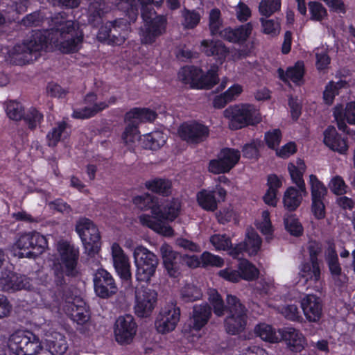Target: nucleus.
<instances>
[{"mask_svg":"<svg viewBox=\"0 0 355 355\" xmlns=\"http://www.w3.org/2000/svg\"><path fill=\"white\" fill-rule=\"evenodd\" d=\"M49 30H35L21 44L12 47L8 52V60L16 65H24L33 62L41 55L49 42L60 51L71 53L78 51L82 45L84 34L80 24L68 12H62L51 19Z\"/></svg>","mask_w":355,"mask_h":355,"instance_id":"obj_1","label":"nucleus"},{"mask_svg":"<svg viewBox=\"0 0 355 355\" xmlns=\"http://www.w3.org/2000/svg\"><path fill=\"white\" fill-rule=\"evenodd\" d=\"M135 203L141 209H150L152 216L143 214L139 216L140 223L155 232L164 236H173V230L165 221H173L178 216L180 202L174 199L162 209L157 199L150 194L138 196L134 200Z\"/></svg>","mask_w":355,"mask_h":355,"instance_id":"obj_2","label":"nucleus"},{"mask_svg":"<svg viewBox=\"0 0 355 355\" xmlns=\"http://www.w3.org/2000/svg\"><path fill=\"white\" fill-rule=\"evenodd\" d=\"M58 257L53 260L51 270L53 275L55 292L67 298L66 291L69 289L67 277H76L78 274L77 265L79 258L78 248L67 241L57 243Z\"/></svg>","mask_w":355,"mask_h":355,"instance_id":"obj_3","label":"nucleus"},{"mask_svg":"<svg viewBox=\"0 0 355 355\" xmlns=\"http://www.w3.org/2000/svg\"><path fill=\"white\" fill-rule=\"evenodd\" d=\"M208 295V300L216 315L223 316L225 311L228 313L224 321L226 331L232 335L243 331L247 324L248 310L241 300L236 296L228 294L225 305L222 297L215 289H210Z\"/></svg>","mask_w":355,"mask_h":355,"instance_id":"obj_4","label":"nucleus"},{"mask_svg":"<svg viewBox=\"0 0 355 355\" xmlns=\"http://www.w3.org/2000/svg\"><path fill=\"white\" fill-rule=\"evenodd\" d=\"M157 114L147 108H134L125 115L127 125L122 134V139L125 145L132 146L140 139L138 125L140 122H151L155 119Z\"/></svg>","mask_w":355,"mask_h":355,"instance_id":"obj_5","label":"nucleus"},{"mask_svg":"<svg viewBox=\"0 0 355 355\" xmlns=\"http://www.w3.org/2000/svg\"><path fill=\"white\" fill-rule=\"evenodd\" d=\"M133 257L137 267V280L149 282L155 275L158 266L159 261L157 256L146 248L138 245L134 250Z\"/></svg>","mask_w":355,"mask_h":355,"instance_id":"obj_6","label":"nucleus"},{"mask_svg":"<svg viewBox=\"0 0 355 355\" xmlns=\"http://www.w3.org/2000/svg\"><path fill=\"white\" fill-rule=\"evenodd\" d=\"M223 114L229 119V127L232 130H238L259 121L257 110L249 104L230 106L224 110Z\"/></svg>","mask_w":355,"mask_h":355,"instance_id":"obj_7","label":"nucleus"},{"mask_svg":"<svg viewBox=\"0 0 355 355\" xmlns=\"http://www.w3.org/2000/svg\"><path fill=\"white\" fill-rule=\"evenodd\" d=\"M8 346L17 355H37L42 349L39 338L28 331H17L12 334Z\"/></svg>","mask_w":355,"mask_h":355,"instance_id":"obj_8","label":"nucleus"},{"mask_svg":"<svg viewBox=\"0 0 355 355\" xmlns=\"http://www.w3.org/2000/svg\"><path fill=\"white\" fill-rule=\"evenodd\" d=\"M17 248L23 250V255L35 258L41 254L47 248L45 236L38 232H31L20 234L15 242Z\"/></svg>","mask_w":355,"mask_h":355,"instance_id":"obj_9","label":"nucleus"},{"mask_svg":"<svg viewBox=\"0 0 355 355\" xmlns=\"http://www.w3.org/2000/svg\"><path fill=\"white\" fill-rule=\"evenodd\" d=\"M76 230L89 254L96 253L100 248L101 236L94 223L87 218H81L76 223Z\"/></svg>","mask_w":355,"mask_h":355,"instance_id":"obj_10","label":"nucleus"},{"mask_svg":"<svg viewBox=\"0 0 355 355\" xmlns=\"http://www.w3.org/2000/svg\"><path fill=\"white\" fill-rule=\"evenodd\" d=\"M157 294L155 291L145 286L135 291V311L140 318L148 316L155 306Z\"/></svg>","mask_w":355,"mask_h":355,"instance_id":"obj_11","label":"nucleus"},{"mask_svg":"<svg viewBox=\"0 0 355 355\" xmlns=\"http://www.w3.org/2000/svg\"><path fill=\"white\" fill-rule=\"evenodd\" d=\"M240 157L239 150L224 148L219 153L217 159L209 162V171L214 174L229 172L237 164Z\"/></svg>","mask_w":355,"mask_h":355,"instance_id":"obj_12","label":"nucleus"},{"mask_svg":"<svg viewBox=\"0 0 355 355\" xmlns=\"http://www.w3.org/2000/svg\"><path fill=\"white\" fill-rule=\"evenodd\" d=\"M180 137L189 144H198L204 141L209 136L207 126L197 121L183 123L178 128Z\"/></svg>","mask_w":355,"mask_h":355,"instance_id":"obj_13","label":"nucleus"},{"mask_svg":"<svg viewBox=\"0 0 355 355\" xmlns=\"http://www.w3.org/2000/svg\"><path fill=\"white\" fill-rule=\"evenodd\" d=\"M167 18L164 15H157L153 19L146 21L141 30V41L145 44H153L157 37L164 35L166 31Z\"/></svg>","mask_w":355,"mask_h":355,"instance_id":"obj_14","label":"nucleus"},{"mask_svg":"<svg viewBox=\"0 0 355 355\" xmlns=\"http://www.w3.org/2000/svg\"><path fill=\"white\" fill-rule=\"evenodd\" d=\"M180 310L174 303H170L162 309L155 322L157 331L165 334L173 331L180 320Z\"/></svg>","mask_w":355,"mask_h":355,"instance_id":"obj_15","label":"nucleus"},{"mask_svg":"<svg viewBox=\"0 0 355 355\" xmlns=\"http://www.w3.org/2000/svg\"><path fill=\"white\" fill-rule=\"evenodd\" d=\"M137 331V324L131 315L118 318L115 322L114 335L116 340L120 344L129 343Z\"/></svg>","mask_w":355,"mask_h":355,"instance_id":"obj_16","label":"nucleus"},{"mask_svg":"<svg viewBox=\"0 0 355 355\" xmlns=\"http://www.w3.org/2000/svg\"><path fill=\"white\" fill-rule=\"evenodd\" d=\"M31 286L30 279L25 275L10 271H2L0 275V289L7 292L28 290Z\"/></svg>","mask_w":355,"mask_h":355,"instance_id":"obj_17","label":"nucleus"},{"mask_svg":"<svg viewBox=\"0 0 355 355\" xmlns=\"http://www.w3.org/2000/svg\"><path fill=\"white\" fill-rule=\"evenodd\" d=\"M94 284L96 295L101 298H107L117 291L112 276L103 268L98 269L94 274Z\"/></svg>","mask_w":355,"mask_h":355,"instance_id":"obj_18","label":"nucleus"},{"mask_svg":"<svg viewBox=\"0 0 355 355\" xmlns=\"http://www.w3.org/2000/svg\"><path fill=\"white\" fill-rule=\"evenodd\" d=\"M111 252L114 267L118 275L123 280H130L132 272L128 257L117 243H114L112 245Z\"/></svg>","mask_w":355,"mask_h":355,"instance_id":"obj_19","label":"nucleus"},{"mask_svg":"<svg viewBox=\"0 0 355 355\" xmlns=\"http://www.w3.org/2000/svg\"><path fill=\"white\" fill-rule=\"evenodd\" d=\"M301 307L305 318L310 322H317L322 315V301L315 295H305L301 300Z\"/></svg>","mask_w":355,"mask_h":355,"instance_id":"obj_20","label":"nucleus"},{"mask_svg":"<svg viewBox=\"0 0 355 355\" xmlns=\"http://www.w3.org/2000/svg\"><path fill=\"white\" fill-rule=\"evenodd\" d=\"M163 263L168 275L173 277H177L181 270L184 261L183 257L168 245H163L160 248Z\"/></svg>","mask_w":355,"mask_h":355,"instance_id":"obj_21","label":"nucleus"},{"mask_svg":"<svg viewBox=\"0 0 355 355\" xmlns=\"http://www.w3.org/2000/svg\"><path fill=\"white\" fill-rule=\"evenodd\" d=\"M280 341L284 340L293 352H300L305 347L306 342L303 334L293 327H284L279 329Z\"/></svg>","mask_w":355,"mask_h":355,"instance_id":"obj_22","label":"nucleus"},{"mask_svg":"<svg viewBox=\"0 0 355 355\" xmlns=\"http://www.w3.org/2000/svg\"><path fill=\"white\" fill-rule=\"evenodd\" d=\"M334 116L337 121L340 130L349 134V128L345 121L351 125H355V101L346 105L345 109L342 105H338L334 108Z\"/></svg>","mask_w":355,"mask_h":355,"instance_id":"obj_23","label":"nucleus"},{"mask_svg":"<svg viewBox=\"0 0 355 355\" xmlns=\"http://www.w3.org/2000/svg\"><path fill=\"white\" fill-rule=\"evenodd\" d=\"M85 101L88 105L84 108L74 110L73 113L74 118L88 119L104 110L107 106L105 103H97V96L94 93L87 94Z\"/></svg>","mask_w":355,"mask_h":355,"instance_id":"obj_24","label":"nucleus"},{"mask_svg":"<svg viewBox=\"0 0 355 355\" xmlns=\"http://www.w3.org/2000/svg\"><path fill=\"white\" fill-rule=\"evenodd\" d=\"M211 315V308L207 304L195 305L190 318V327L193 329L200 330L209 321Z\"/></svg>","mask_w":355,"mask_h":355,"instance_id":"obj_25","label":"nucleus"},{"mask_svg":"<svg viewBox=\"0 0 355 355\" xmlns=\"http://www.w3.org/2000/svg\"><path fill=\"white\" fill-rule=\"evenodd\" d=\"M252 31V24L247 23L234 29L230 27L226 28L220 32V36L230 42H244L251 34Z\"/></svg>","mask_w":355,"mask_h":355,"instance_id":"obj_26","label":"nucleus"},{"mask_svg":"<svg viewBox=\"0 0 355 355\" xmlns=\"http://www.w3.org/2000/svg\"><path fill=\"white\" fill-rule=\"evenodd\" d=\"M324 142L326 146L334 151L340 153L345 152L347 145L344 139L338 134L334 127H329L324 133Z\"/></svg>","mask_w":355,"mask_h":355,"instance_id":"obj_27","label":"nucleus"},{"mask_svg":"<svg viewBox=\"0 0 355 355\" xmlns=\"http://www.w3.org/2000/svg\"><path fill=\"white\" fill-rule=\"evenodd\" d=\"M201 51L207 56H216L218 60H223L228 53L226 46L219 40H202Z\"/></svg>","mask_w":355,"mask_h":355,"instance_id":"obj_28","label":"nucleus"},{"mask_svg":"<svg viewBox=\"0 0 355 355\" xmlns=\"http://www.w3.org/2000/svg\"><path fill=\"white\" fill-rule=\"evenodd\" d=\"M69 288L66 291V293L67 294V298L65 297H62L59 295L58 292V295L63 299H65L67 301H69ZM69 310H70V316L71 319L76 322L79 324H83L87 322L89 319V315L88 311L86 308L83 305L84 304L83 302H80V304H76L75 303H71L69 302Z\"/></svg>","mask_w":355,"mask_h":355,"instance_id":"obj_29","label":"nucleus"},{"mask_svg":"<svg viewBox=\"0 0 355 355\" xmlns=\"http://www.w3.org/2000/svg\"><path fill=\"white\" fill-rule=\"evenodd\" d=\"M46 342L49 351L53 355H62L68 348L64 336L58 332L47 336Z\"/></svg>","mask_w":355,"mask_h":355,"instance_id":"obj_30","label":"nucleus"},{"mask_svg":"<svg viewBox=\"0 0 355 355\" xmlns=\"http://www.w3.org/2000/svg\"><path fill=\"white\" fill-rule=\"evenodd\" d=\"M288 169L291 179L304 196L307 195L304 181L302 178L303 174L306 170V165L303 160L299 159L296 162V165L290 163Z\"/></svg>","mask_w":355,"mask_h":355,"instance_id":"obj_31","label":"nucleus"},{"mask_svg":"<svg viewBox=\"0 0 355 355\" xmlns=\"http://www.w3.org/2000/svg\"><path fill=\"white\" fill-rule=\"evenodd\" d=\"M201 69L193 67L187 66L182 67L179 73L178 78L185 84H189L191 87H202V82L199 81Z\"/></svg>","mask_w":355,"mask_h":355,"instance_id":"obj_32","label":"nucleus"},{"mask_svg":"<svg viewBox=\"0 0 355 355\" xmlns=\"http://www.w3.org/2000/svg\"><path fill=\"white\" fill-rule=\"evenodd\" d=\"M199 206L207 211H214L218 208V201L212 191L202 189L196 194Z\"/></svg>","mask_w":355,"mask_h":355,"instance_id":"obj_33","label":"nucleus"},{"mask_svg":"<svg viewBox=\"0 0 355 355\" xmlns=\"http://www.w3.org/2000/svg\"><path fill=\"white\" fill-rule=\"evenodd\" d=\"M300 275L306 282H318L320 280L321 272L318 261H313L302 265Z\"/></svg>","mask_w":355,"mask_h":355,"instance_id":"obj_34","label":"nucleus"},{"mask_svg":"<svg viewBox=\"0 0 355 355\" xmlns=\"http://www.w3.org/2000/svg\"><path fill=\"white\" fill-rule=\"evenodd\" d=\"M104 6V0H89L88 22L90 24L96 26L101 23Z\"/></svg>","mask_w":355,"mask_h":355,"instance_id":"obj_35","label":"nucleus"},{"mask_svg":"<svg viewBox=\"0 0 355 355\" xmlns=\"http://www.w3.org/2000/svg\"><path fill=\"white\" fill-rule=\"evenodd\" d=\"M304 193L299 189L291 187L285 192L284 196V205L289 211L295 210L301 204Z\"/></svg>","mask_w":355,"mask_h":355,"instance_id":"obj_36","label":"nucleus"},{"mask_svg":"<svg viewBox=\"0 0 355 355\" xmlns=\"http://www.w3.org/2000/svg\"><path fill=\"white\" fill-rule=\"evenodd\" d=\"M254 334L263 340L275 343L280 341L279 333L275 331V329L270 324L260 323L255 326Z\"/></svg>","mask_w":355,"mask_h":355,"instance_id":"obj_37","label":"nucleus"},{"mask_svg":"<svg viewBox=\"0 0 355 355\" xmlns=\"http://www.w3.org/2000/svg\"><path fill=\"white\" fill-rule=\"evenodd\" d=\"M67 124L65 121H62L56 123L46 135L48 145L54 147L62 137H67Z\"/></svg>","mask_w":355,"mask_h":355,"instance_id":"obj_38","label":"nucleus"},{"mask_svg":"<svg viewBox=\"0 0 355 355\" xmlns=\"http://www.w3.org/2000/svg\"><path fill=\"white\" fill-rule=\"evenodd\" d=\"M139 140V139L137 141ZM141 141L145 148L157 150L164 146L166 142V137L163 132L155 131L144 135Z\"/></svg>","mask_w":355,"mask_h":355,"instance_id":"obj_39","label":"nucleus"},{"mask_svg":"<svg viewBox=\"0 0 355 355\" xmlns=\"http://www.w3.org/2000/svg\"><path fill=\"white\" fill-rule=\"evenodd\" d=\"M278 72L283 81L286 82L290 80L293 83H298L304 76V63L297 62L294 67L288 68L285 73L282 69H279Z\"/></svg>","mask_w":355,"mask_h":355,"instance_id":"obj_40","label":"nucleus"},{"mask_svg":"<svg viewBox=\"0 0 355 355\" xmlns=\"http://www.w3.org/2000/svg\"><path fill=\"white\" fill-rule=\"evenodd\" d=\"M146 187L155 193L162 196H168L171 193V182L166 179L156 178L146 182Z\"/></svg>","mask_w":355,"mask_h":355,"instance_id":"obj_41","label":"nucleus"},{"mask_svg":"<svg viewBox=\"0 0 355 355\" xmlns=\"http://www.w3.org/2000/svg\"><path fill=\"white\" fill-rule=\"evenodd\" d=\"M243 244L250 255H255L261 248V239L255 231L248 230L246 239Z\"/></svg>","mask_w":355,"mask_h":355,"instance_id":"obj_42","label":"nucleus"},{"mask_svg":"<svg viewBox=\"0 0 355 355\" xmlns=\"http://www.w3.org/2000/svg\"><path fill=\"white\" fill-rule=\"evenodd\" d=\"M348 86L345 80H339L336 83L331 81L325 87L323 93V98L325 103L331 105L334 97L339 94V89L345 88Z\"/></svg>","mask_w":355,"mask_h":355,"instance_id":"obj_43","label":"nucleus"},{"mask_svg":"<svg viewBox=\"0 0 355 355\" xmlns=\"http://www.w3.org/2000/svg\"><path fill=\"white\" fill-rule=\"evenodd\" d=\"M202 292L200 288L193 284H187L180 290V298L185 302H192L200 300Z\"/></svg>","mask_w":355,"mask_h":355,"instance_id":"obj_44","label":"nucleus"},{"mask_svg":"<svg viewBox=\"0 0 355 355\" xmlns=\"http://www.w3.org/2000/svg\"><path fill=\"white\" fill-rule=\"evenodd\" d=\"M223 23L220 10L218 8L211 9L209 13V28L211 35H220Z\"/></svg>","mask_w":355,"mask_h":355,"instance_id":"obj_45","label":"nucleus"},{"mask_svg":"<svg viewBox=\"0 0 355 355\" xmlns=\"http://www.w3.org/2000/svg\"><path fill=\"white\" fill-rule=\"evenodd\" d=\"M239 270L241 275V279H243L247 281H252L258 277L259 270L246 259L240 261L239 263Z\"/></svg>","mask_w":355,"mask_h":355,"instance_id":"obj_46","label":"nucleus"},{"mask_svg":"<svg viewBox=\"0 0 355 355\" xmlns=\"http://www.w3.org/2000/svg\"><path fill=\"white\" fill-rule=\"evenodd\" d=\"M218 67L216 66H211V69L207 71L206 74L202 73L201 70L200 75L199 77V81L202 82V87H196L198 89H210L211 88L218 80Z\"/></svg>","mask_w":355,"mask_h":355,"instance_id":"obj_47","label":"nucleus"},{"mask_svg":"<svg viewBox=\"0 0 355 355\" xmlns=\"http://www.w3.org/2000/svg\"><path fill=\"white\" fill-rule=\"evenodd\" d=\"M326 259L331 274L334 276V277H339L342 273V269L334 248L331 246L328 248Z\"/></svg>","mask_w":355,"mask_h":355,"instance_id":"obj_48","label":"nucleus"},{"mask_svg":"<svg viewBox=\"0 0 355 355\" xmlns=\"http://www.w3.org/2000/svg\"><path fill=\"white\" fill-rule=\"evenodd\" d=\"M309 179L312 200H323L327 193L326 187L315 175H311Z\"/></svg>","mask_w":355,"mask_h":355,"instance_id":"obj_49","label":"nucleus"},{"mask_svg":"<svg viewBox=\"0 0 355 355\" xmlns=\"http://www.w3.org/2000/svg\"><path fill=\"white\" fill-rule=\"evenodd\" d=\"M280 7V0H262L259 6V11L261 15L268 17L278 11Z\"/></svg>","mask_w":355,"mask_h":355,"instance_id":"obj_50","label":"nucleus"},{"mask_svg":"<svg viewBox=\"0 0 355 355\" xmlns=\"http://www.w3.org/2000/svg\"><path fill=\"white\" fill-rule=\"evenodd\" d=\"M209 241L216 250H227L232 246L231 240L226 234H214Z\"/></svg>","mask_w":355,"mask_h":355,"instance_id":"obj_51","label":"nucleus"},{"mask_svg":"<svg viewBox=\"0 0 355 355\" xmlns=\"http://www.w3.org/2000/svg\"><path fill=\"white\" fill-rule=\"evenodd\" d=\"M126 25L124 24H121L117 28H121V31H122V35H121L120 33L117 31L115 28H112L109 26V32H110V42L113 45H121L123 44L126 38Z\"/></svg>","mask_w":355,"mask_h":355,"instance_id":"obj_52","label":"nucleus"},{"mask_svg":"<svg viewBox=\"0 0 355 355\" xmlns=\"http://www.w3.org/2000/svg\"><path fill=\"white\" fill-rule=\"evenodd\" d=\"M262 32L271 36L277 35L280 32V23L277 19H260Z\"/></svg>","mask_w":355,"mask_h":355,"instance_id":"obj_53","label":"nucleus"},{"mask_svg":"<svg viewBox=\"0 0 355 355\" xmlns=\"http://www.w3.org/2000/svg\"><path fill=\"white\" fill-rule=\"evenodd\" d=\"M183 21L182 25L186 28H193L196 27L200 20V14L195 10H185L182 12Z\"/></svg>","mask_w":355,"mask_h":355,"instance_id":"obj_54","label":"nucleus"},{"mask_svg":"<svg viewBox=\"0 0 355 355\" xmlns=\"http://www.w3.org/2000/svg\"><path fill=\"white\" fill-rule=\"evenodd\" d=\"M284 225L286 230L293 236H300L302 234L303 229L298 220L292 215H288L284 218Z\"/></svg>","mask_w":355,"mask_h":355,"instance_id":"obj_55","label":"nucleus"},{"mask_svg":"<svg viewBox=\"0 0 355 355\" xmlns=\"http://www.w3.org/2000/svg\"><path fill=\"white\" fill-rule=\"evenodd\" d=\"M6 111L8 116L12 120H20L24 116V109L21 105L15 101L8 103Z\"/></svg>","mask_w":355,"mask_h":355,"instance_id":"obj_56","label":"nucleus"},{"mask_svg":"<svg viewBox=\"0 0 355 355\" xmlns=\"http://www.w3.org/2000/svg\"><path fill=\"white\" fill-rule=\"evenodd\" d=\"M202 266L220 267L223 265V260L218 256L214 255L209 252H204L200 256Z\"/></svg>","mask_w":355,"mask_h":355,"instance_id":"obj_57","label":"nucleus"},{"mask_svg":"<svg viewBox=\"0 0 355 355\" xmlns=\"http://www.w3.org/2000/svg\"><path fill=\"white\" fill-rule=\"evenodd\" d=\"M43 115L35 108H31L24 117V120L30 129H35L40 123Z\"/></svg>","mask_w":355,"mask_h":355,"instance_id":"obj_58","label":"nucleus"},{"mask_svg":"<svg viewBox=\"0 0 355 355\" xmlns=\"http://www.w3.org/2000/svg\"><path fill=\"white\" fill-rule=\"evenodd\" d=\"M309 8L312 20L321 21L327 15L326 9L320 3L311 1L309 3Z\"/></svg>","mask_w":355,"mask_h":355,"instance_id":"obj_59","label":"nucleus"},{"mask_svg":"<svg viewBox=\"0 0 355 355\" xmlns=\"http://www.w3.org/2000/svg\"><path fill=\"white\" fill-rule=\"evenodd\" d=\"M330 190L336 195H343L347 191V185L342 177H334L329 184Z\"/></svg>","mask_w":355,"mask_h":355,"instance_id":"obj_60","label":"nucleus"},{"mask_svg":"<svg viewBox=\"0 0 355 355\" xmlns=\"http://www.w3.org/2000/svg\"><path fill=\"white\" fill-rule=\"evenodd\" d=\"M282 139V134L279 129L268 131L265 134V140L268 146L275 149L279 146Z\"/></svg>","mask_w":355,"mask_h":355,"instance_id":"obj_61","label":"nucleus"},{"mask_svg":"<svg viewBox=\"0 0 355 355\" xmlns=\"http://www.w3.org/2000/svg\"><path fill=\"white\" fill-rule=\"evenodd\" d=\"M118 1L117 5L121 8H124L125 12L129 15V17L132 20H136L137 17V11L135 6V0H116Z\"/></svg>","mask_w":355,"mask_h":355,"instance_id":"obj_62","label":"nucleus"},{"mask_svg":"<svg viewBox=\"0 0 355 355\" xmlns=\"http://www.w3.org/2000/svg\"><path fill=\"white\" fill-rule=\"evenodd\" d=\"M282 314L288 320L295 321L301 318L297 305L289 304L284 306L281 309Z\"/></svg>","mask_w":355,"mask_h":355,"instance_id":"obj_63","label":"nucleus"},{"mask_svg":"<svg viewBox=\"0 0 355 355\" xmlns=\"http://www.w3.org/2000/svg\"><path fill=\"white\" fill-rule=\"evenodd\" d=\"M258 229L265 235H270L272 232L270 214L268 211L262 212V221L258 223Z\"/></svg>","mask_w":355,"mask_h":355,"instance_id":"obj_64","label":"nucleus"}]
</instances>
